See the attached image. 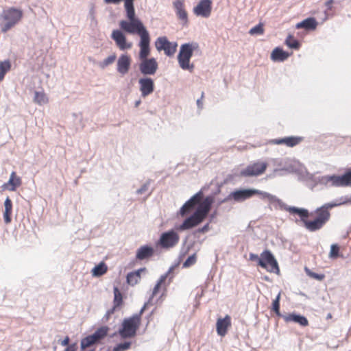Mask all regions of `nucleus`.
<instances>
[{
    "instance_id": "f257e3e1",
    "label": "nucleus",
    "mask_w": 351,
    "mask_h": 351,
    "mask_svg": "<svg viewBox=\"0 0 351 351\" xmlns=\"http://www.w3.org/2000/svg\"><path fill=\"white\" fill-rule=\"evenodd\" d=\"M343 199L340 200V197L335 201L326 203L321 207L315 210L316 217L313 220H308V218L303 219V225L306 229L310 232H315L320 230L329 221L330 213L329 209L344 205Z\"/></svg>"
},
{
    "instance_id": "f03ea898",
    "label": "nucleus",
    "mask_w": 351,
    "mask_h": 351,
    "mask_svg": "<svg viewBox=\"0 0 351 351\" xmlns=\"http://www.w3.org/2000/svg\"><path fill=\"white\" fill-rule=\"evenodd\" d=\"M128 20L119 22L120 29L130 34H137L140 38L149 34L142 21L136 15L135 9L125 10Z\"/></svg>"
},
{
    "instance_id": "7ed1b4c3",
    "label": "nucleus",
    "mask_w": 351,
    "mask_h": 351,
    "mask_svg": "<svg viewBox=\"0 0 351 351\" xmlns=\"http://www.w3.org/2000/svg\"><path fill=\"white\" fill-rule=\"evenodd\" d=\"M262 199H267L274 207L277 209L284 210L290 213V214L297 215L300 217V221L303 223V219L308 218L311 214L308 209L304 208H298L296 206H288L284 203L280 199L269 193L262 191L261 193Z\"/></svg>"
},
{
    "instance_id": "20e7f679",
    "label": "nucleus",
    "mask_w": 351,
    "mask_h": 351,
    "mask_svg": "<svg viewBox=\"0 0 351 351\" xmlns=\"http://www.w3.org/2000/svg\"><path fill=\"white\" fill-rule=\"evenodd\" d=\"M23 10L14 7L3 9L0 14V28L3 33H6L21 20Z\"/></svg>"
},
{
    "instance_id": "39448f33",
    "label": "nucleus",
    "mask_w": 351,
    "mask_h": 351,
    "mask_svg": "<svg viewBox=\"0 0 351 351\" xmlns=\"http://www.w3.org/2000/svg\"><path fill=\"white\" fill-rule=\"evenodd\" d=\"M199 49V44L196 42L186 43L181 45L177 58L180 68L183 70L192 71L194 64H190L193 52Z\"/></svg>"
},
{
    "instance_id": "423d86ee",
    "label": "nucleus",
    "mask_w": 351,
    "mask_h": 351,
    "mask_svg": "<svg viewBox=\"0 0 351 351\" xmlns=\"http://www.w3.org/2000/svg\"><path fill=\"white\" fill-rule=\"evenodd\" d=\"M207 216L208 214L205 213L204 210L197 206L195 212L187 217L183 222L176 226V228L178 231L190 230L203 222Z\"/></svg>"
},
{
    "instance_id": "0eeeda50",
    "label": "nucleus",
    "mask_w": 351,
    "mask_h": 351,
    "mask_svg": "<svg viewBox=\"0 0 351 351\" xmlns=\"http://www.w3.org/2000/svg\"><path fill=\"white\" fill-rule=\"evenodd\" d=\"M140 324L141 321L138 317H136L134 315L128 318H125L122 322L121 327L118 330V332L123 339L134 337Z\"/></svg>"
},
{
    "instance_id": "6e6552de",
    "label": "nucleus",
    "mask_w": 351,
    "mask_h": 351,
    "mask_svg": "<svg viewBox=\"0 0 351 351\" xmlns=\"http://www.w3.org/2000/svg\"><path fill=\"white\" fill-rule=\"evenodd\" d=\"M258 266L271 273L278 274L280 272L278 261L272 252L269 250H265L260 254Z\"/></svg>"
},
{
    "instance_id": "1a4fd4ad",
    "label": "nucleus",
    "mask_w": 351,
    "mask_h": 351,
    "mask_svg": "<svg viewBox=\"0 0 351 351\" xmlns=\"http://www.w3.org/2000/svg\"><path fill=\"white\" fill-rule=\"evenodd\" d=\"M179 235L174 230L162 232L156 245L163 249H169L175 246L179 241Z\"/></svg>"
},
{
    "instance_id": "9d476101",
    "label": "nucleus",
    "mask_w": 351,
    "mask_h": 351,
    "mask_svg": "<svg viewBox=\"0 0 351 351\" xmlns=\"http://www.w3.org/2000/svg\"><path fill=\"white\" fill-rule=\"evenodd\" d=\"M154 44L158 51H164L165 54L169 57L174 55L178 47L176 42H170L166 36L158 37Z\"/></svg>"
},
{
    "instance_id": "9b49d317",
    "label": "nucleus",
    "mask_w": 351,
    "mask_h": 351,
    "mask_svg": "<svg viewBox=\"0 0 351 351\" xmlns=\"http://www.w3.org/2000/svg\"><path fill=\"white\" fill-rule=\"evenodd\" d=\"M261 191L255 189H235L229 194V198L235 202H242L251 198L255 195H261Z\"/></svg>"
},
{
    "instance_id": "f8f14e48",
    "label": "nucleus",
    "mask_w": 351,
    "mask_h": 351,
    "mask_svg": "<svg viewBox=\"0 0 351 351\" xmlns=\"http://www.w3.org/2000/svg\"><path fill=\"white\" fill-rule=\"evenodd\" d=\"M267 167L266 162H255L242 169L239 176L243 177L258 176L263 174Z\"/></svg>"
},
{
    "instance_id": "ddd939ff",
    "label": "nucleus",
    "mask_w": 351,
    "mask_h": 351,
    "mask_svg": "<svg viewBox=\"0 0 351 351\" xmlns=\"http://www.w3.org/2000/svg\"><path fill=\"white\" fill-rule=\"evenodd\" d=\"M158 69V62L154 58L143 60L139 64V71L144 77L154 75Z\"/></svg>"
},
{
    "instance_id": "4468645a",
    "label": "nucleus",
    "mask_w": 351,
    "mask_h": 351,
    "mask_svg": "<svg viewBox=\"0 0 351 351\" xmlns=\"http://www.w3.org/2000/svg\"><path fill=\"white\" fill-rule=\"evenodd\" d=\"M213 8V2L211 0H200L197 5H195L193 12L197 16L203 18H208L210 16Z\"/></svg>"
},
{
    "instance_id": "2eb2a0df",
    "label": "nucleus",
    "mask_w": 351,
    "mask_h": 351,
    "mask_svg": "<svg viewBox=\"0 0 351 351\" xmlns=\"http://www.w3.org/2000/svg\"><path fill=\"white\" fill-rule=\"evenodd\" d=\"M139 90L142 97L145 98L154 91V82L150 77H143L138 80Z\"/></svg>"
},
{
    "instance_id": "dca6fc26",
    "label": "nucleus",
    "mask_w": 351,
    "mask_h": 351,
    "mask_svg": "<svg viewBox=\"0 0 351 351\" xmlns=\"http://www.w3.org/2000/svg\"><path fill=\"white\" fill-rule=\"evenodd\" d=\"M121 29H114L111 34L112 39L115 42L117 47L121 50L130 49L132 46L131 43L127 42V38Z\"/></svg>"
},
{
    "instance_id": "f3484780",
    "label": "nucleus",
    "mask_w": 351,
    "mask_h": 351,
    "mask_svg": "<svg viewBox=\"0 0 351 351\" xmlns=\"http://www.w3.org/2000/svg\"><path fill=\"white\" fill-rule=\"evenodd\" d=\"M333 187H348L351 186V172L348 169L341 175L332 174Z\"/></svg>"
},
{
    "instance_id": "a211bd4d",
    "label": "nucleus",
    "mask_w": 351,
    "mask_h": 351,
    "mask_svg": "<svg viewBox=\"0 0 351 351\" xmlns=\"http://www.w3.org/2000/svg\"><path fill=\"white\" fill-rule=\"evenodd\" d=\"M150 41L151 38L149 34L140 38L138 43V47H140L138 58L141 61L149 59L148 56L150 54Z\"/></svg>"
},
{
    "instance_id": "6ab92c4d",
    "label": "nucleus",
    "mask_w": 351,
    "mask_h": 351,
    "mask_svg": "<svg viewBox=\"0 0 351 351\" xmlns=\"http://www.w3.org/2000/svg\"><path fill=\"white\" fill-rule=\"evenodd\" d=\"M131 58L129 55L121 54L117 60V70L122 75L128 73L131 65Z\"/></svg>"
},
{
    "instance_id": "aec40b11",
    "label": "nucleus",
    "mask_w": 351,
    "mask_h": 351,
    "mask_svg": "<svg viewBox=\"0 0 351 351\" xmlns=\"http://www.w3.org/2000/svg\"><path fill=\"white\" fill-rule=\"evenodd\" d=\"M175 12L178 18L182 21V25H186L189 23L188 14L184 9L182 1L176 0L173 3Z\"/></svg>"
},
{
    "instance_id": "412c9836",
    "label": "nucleus",
    "mask_w": 351,
    "mask_h": 351,
    "mask_svg": "<svg viewBox=\"0 0 351 351\" xmlns=\"http://www.w3.org/2000/svg\"><path fill=\"white\" fill-rule=\"evenodd\" d=\"M282 318L287 323H296L302 327H305L308 325V321L307 318L305 316L295 312L285 315Z\"/></svg>"
},
{
    "instance_id": "4be33fe9",
    "label": "nucleus",
    "mask_w": 351,
    "mask_h": 351,
    "mask_svg": "<svg viewBox=\"0 0 351 351\" xmlns=\"http://www.w3.org/2000/svg\"><path fill=\"white\" fill-rule=\"evenodd\" d=\"M231 326V317L226 315L223 318H219L216 323L217 332L223 337L227 334L228 328Z\"/></svg>"
},
{
    "instance_id": "5701e85b",
    "label": "nucleus",
    "mask_w": 351,
    "mask_h": 351,
    "mask_svg": "<svg viewBox=\"0 0 351 351\" xmlns=\"http://www.w3.org/2000/svg\"><path fill=\"white\" fill-rule=\"evenodd\" d=\"M154 254V249L149 245L141 246L136 252V259L137 261L147 260Z\"/></svg>"
},
{
    "instance_id": "b1692460",
    "label": "nucleus",
    "mask_w": 351,
    "mask_h": 351,
    "mask_svg": "<svg viewBox=\"0 0 351 351\" xmlns=\"http://www.w3.org/2000/svg\"><path fill=\"white\" fill-rule=\"evenodd\" d=\"M301 141V137L291 136L280 138L273 139L271 141V143L275 145L285 144L288 147H293L298 145Z\"/></svg>"
},
{
    "instance_id": "393cba45",
    "label": "nucleus",
    "mask_w": 351,
    "mask_h": 351,
    "mask_svg": "<svg viewBox=\"0 0 351 351\" xmlns=\"http://www.w3.org/2000/svg\"><path fill=\"white\" fill-rule=\"evenodd\" d=\"M291 53L283 50L280 47H276L271 53L270 58L274 62H282L285 61Z\"/></svg>"
},
{
    "instance_id": "a878e982",
    "label": "nucleus",
    "mask_w": 351,
    "mask_h": 351,
    "mask_svg": "<svg viewBox=\"0 0 351 351\" xmlns=\"http://www.w3.org/2000/svg\"><path fill=\"white\" fill-rule=\"evenodd\" d=\"M318 23L314 17H308L298 23L295 25L297 29H304L306 32L313 31L317 28Z\"/></svg>"
},
{
    "instance_id": "bb28decb",
    "label": "nucleus",
    "mask_w": 351,
    "mask_h": 351,
    "mask_svg": "<svg viewBox=\"0 0 351 351\" xmlns=\"http://www.w3.org/2000/svg\"><path fill=\"white\" fill-rule=\"evenodd\" d=\"M21 184V179L16 176V172L12 171L11 173L10 179L7 183L3 185V189H7L9 191H14L16 188L20 186Z\"/></svg>"
},
{
    "instance_id": "cd10ccee",
    "label": "nucleus",
    "mask_w": 351,
    "mask_h": 351,
    "mask_svg": "<svg viewBox=\"0 0 351 351\" xmlns=\"http://www.w3.org/2000/svg\"><path fill=\"white\" fill-rule=\"evenodd\" d=\"M197 204V203L193 199V198L191 197L180 208L178 214L182 217H185L195 208Z\"/></svg>"
},
{
    "instance_id": "c85d7f7f",
    "label": "nucleus",
    "mask_w": 351,
    "mask_h": 351,
    "mask_svg": "<svg viewBox=\"0 0 351 351\" xmlns=\"http://www.w3.org/2000/svg\"><path fill=\"white\" fill-rule=\"evenodd\" d=\"M5 210L3 212V220L5 223H10L12 221V202L8 196L4 202Z\"/></svg>"
},
{
    "instance_id": "c756f323",
    "label": "nucleus",
    "mask_w": 351,
    "mask_h": 351,
    "mask_svg": "<svg viewBox=\"0 0 351 351\" xmlns=\"http://www.w3.org/2000/svg\"><path fill=\"white\" fill-rule=\"evenodd\" d=\"M108 326H101L97 328L93 334L90 335V336L93 339L94 341L97 344L108 335Z\"/></svg>"
},
{
    "instance_id": "7c9ffc66",
    "label": "nucleus",
    "mask_w": 351,
    "mask_h": 351,
    "mask_svg": "<svg viewBox=\"0 0 351 351\" xmlns=\"http://www.w3.org/2000/svg\"><path fill=\"white\" fill-rule=\"evenodd\" d=\"M107 269L106 264L104 262H100L92 269L91 274L94 277H99L106 274Z\"/></svg>"
},
{
    "instance_id": "2f4dec72",
    "label": "nucleus",
    "mask_w": 351,
    "mask_h": 351,
    "mask_svg": "<svg viewBox=\"0 0 351 351\" xmlns=\"http://www.w3.org/2000/svg\"><path fill=\"white\" fill-rule=\"evenodd\" d=\"M114 293V300L113 304L115 305V307H121L123 304V294L120 291L119 289L114 286L113 288Z\"/></svg>"
},
{
    "instance_id": "473e14b6",
    "label": "nucleus",
    "mask_w": 351,
    "mask_h": 351,
    "mask_svg": "<svg viewBox=\"0 0 351 351\" xmlns=\"http://www.w3.org/2000/svg\"><path fill=\"white\" fill-rule=\"evenodd\" d=\"M285 44L291 49L298 50L300 48L301 44L300 41L294 38L293 35L289 34L286 40Z\"/></svg>"
},
{
    "instance_id": "72a5a7b5",
    "label": "nucleus",
    "mask_w": 351,
    "mask_h": 351,
    "mask_svg": "<svg viewBox=\"0 0 351 351\" xmlns=\"http://www.w3.org/2000/svg\"><path fill=\"white\" fill-rule=\"evenodd\" d=\"M280 293H278V294L276 295V298L273 300L271 304V311L275 313L276 316L278 317H283L285 315L282 314L280 311Z\"/></svg>"
},
{
    "instance_id": "f704fd0d",
    "label": "nucleus",
    "mask_w": 351,
    "mask_h": 351,
    "mask_svg": "<svg viewBox=\"0 0 351 351\" xmlns=\"http://www.w3.org/2000/svg\"><path fill=\"white\" fill-rule=\"evenodd\" d=\"M214 202V198L212 195H208L205 197L204 201L199 204V207L204 210L205 213L208 215L211 208L212 204Z\"/></svg>"
},
{
    "instance_id": "c9c22d12",
    "label": "nucleus",
    "mask_w": 351,
    "mask_h": 351,
    "mask_svg": "<svg viewBox=\"0 0 351 351\" xmlns=\"http://www.w3.org/2000/svg\"><path fill=\"white\" fill-rule=\"evenodd\" d=\"M11 63L10 60H6L4 61H0V82H1L5 74L10 70Z\"/></svg>"
},
{
    "instance_id": "e433bc0d",
    "label": "nucleus",
    "mask_w": 351,
    "mask_h": 351,
    "mask_svg": "<svg viewBox=\"0 0 351 351\" xmlns=\"http://www.w3.org/2000/svg\"><path fill=\"white\" fill-rule=\"evenodd\" d=\"M95 344H96V343L89 335L81 340L80 348L82 350H84L87 348L90 347Z\"/></svg>"
},
{
    "instance_id": "4c0bfd02",
    "label": "nucleus",
    "mask_w": 351,
    "mask_h": 351,
    "mask_svg": "<svg viewBox=\"0 0 351 351\" xmlns=\"http://www.w3.org/2000/svg\"><path fill=\"white\" fill-rule=\"evenodd\" d=\"M34 100L39 105L45 104L48 99L46 95L43 92L35 91Z\"/></svg>"
},
{
    "instance_id": "58836bf2",
    "label": "nucleus",
    "mask_w": 351,
    "mask_h": 351,
    "mask_svg": "<svg viewBox=\"0 0 351 351\" xmlns=\"http://www.w3.org/2000/svg\"><path fill=\"white\" fill-rule=\"evenodd\" d=\"M305 272L306 275L313 279H315L319 281H322L324 279L325 275L324 274H318L314 271H312L309 268L305 267L304 268Z\"/></svg>"
},
{
    "instance_id": "ea45409f",
    "label": "nucleus",
    "mask_w": 351,
    "mask_h": 351,
    "mask_svg": "<svg viewBox=\"0 0 351 351\" xmlns=\"http://www.w3.org/2000/svg\"><path fill=\"white\" fill-rule=\"evenodd\" d=\"M213 183L214 180H212L209 184L203 186L199 192L195 193L191 197L193 198V199L198 204L200 198L203 196V192L207 191L211 185H213Z\"/></svg>"
},
{
    "instance_id": "a19ab883",
    "label": "nucleus",
    "mask_w": 351,
    "mask_h": 351,
    "mask_svg": "<svg viewBox=\"0 0 351 351\" xmlns=\"http://www.w3.org/2000/svg\"><path fill=\"white\" fill-rule=\"evenodd\" d=\"M117 58V56L115 53H113L106 58H105L102 62H100L99 65L101 69H104L108 65L112 64Z\"/></svg>"
},
{
    "instance_id": "79ce46f5",
    "label": "nucleus",
    "mask_w": 351,
    "mask_h": 351,
    "mask_svg": "<svg viewBox=\"0 0 351 351\" xmlns=\"http://www.w3.org/2000/svg\"><path fill=\"white\" fill-rule=\"evenodd\" d=\"M264 33V27L263 24L262 23H259L254 27H252L250 31L249 34L250 35H261Z\"/></svg>"
},
{
    "instance_id": "37998d69",
    "label": "nucleus",
    "mask_w": 351,
    "mask_h": 351,
    "mask_svg": "<svg viewBox=\"0 0 351 351\" xmlns=\"http://www.w3.org/2000/svg\"><path fill=\"white\" fill-rule=\"evenodd\" d=\"M321 185L326 187H333L332 175L322 176Z\"/></svg>"
},
{
    "instance_id": "c03bdc74",
    "label": "nucleus",
    "mask_w": 351,
    "mask_h": 351,
    "mask_svg": "<svg viewBox=\"0 0 351 351\" xmlns=\"http://www.w3.org/2000/svg\"><path fill=\"white\" fill-rule=\"evenodd\" d=\"M131 346L130 341H123L117 343L114 348L112 351H125L128 350Z\"/></svg>"
},
{
    "instance_id": "a18cd8bd",
    "label": "nucleus",
    "mask_w": 351,
    "mask_h": 351,
    "mask_svg": "<svg viewBox=\"0 0 351 351\" xmlns=\"http://www.w3.org/2000/svg\"><path fill=\"white\" fill-rule=\"evenodd\" d=\"M329 256L332 259L337 258L339 256V246L338 244L333 243L331 245Z\"/></svg>"
},
{
    "instance_id": "49530a36",
    "label": "nucleus",
    "mask_w": 351,
    "mask_h": 351,
    "mask_svg": "<svg viewBox=\"0 0 351 351\" xmlns=\"http://www.w3.org/2000/svg\"><path fill=\"white\" fill-rule=\"evenodd\" d=\"M152 180L151 179H148L142 186L141 188H139L138 189H137L136 191V195H142L143 193H145V192H147L149 189V185L150 184L152 183Z\"/></svg>"
},
{
    "instance_id": "de8ad7c7",
    "label": "nucleus",
    "mask_w": 351,
    "mask_h": 351,
    "mask_svg": "<svg viewBox=\"0 0 351 351\" xmlns=\"http://www.w3.org/2000/svg\"><path fill=\"white\" fill-rule=\"evenodd\" d=\"M196 262V254L194 253L191 255H190L183 263L182 267H189L191 265H194Z\"/></svg>"
},
{
    "instance_id": "09e8293b",
    "label": "nucleus",
    "mask_w": 351,
    "mask_h": 351,
    "mask_svg": "<svg viewBox=\"0 0 351 351\" xmlns=\"http://www.w3.org/2000/svg\"><path fill=\"white\" fill-rule=\"evenodd\" d=\"M306 181H313L316 183L317 186L321 185L322 183V176L316 177L313 174L307 173L306 176Z\"/></svg>"
},
{
    "instance_id": "8fccbe9b",
    "label": "nucleus",
    "mask_w": 351,
    "mask_h": 351,
    "mask_svg": "<svg viewBox=\"0 0 351 351\" xmlns=\"http://www.w3.org/2000/svg\"><path fill=\"white\" fill-rule=\"evenodd\" d=\"M139 281V279L136 276H132V278L130 276V273L126 276V282L128 285L134 286L136 285Z\"/></svg>"
},
{
    "instance_id": "3c124183",
    "label": "nucleus",
    "mask_w": 351,
    "mask_h": 351,
    "mask_svg": "<svg viewBox=\"0 0 351 351\" xmlns=\"http://www.w3.org/2000/svg\"><path fill=\"white\" fill-rule=\"evenodd\" d=\"M226 182V181H224L223 182H221V183H218V182H215V181L214 180L213 184H215V191H213L212 192V195H211L213 197L215 196H216L217 195H218L219 193H220L221 189L223 186V184Z\"/></svg>"
},
{
    "instance_id": "603ef678",
    "label": "nucleus",
    "mask_w": 351,
    "mask_h": 351,
    "mask_svg": "<svg viewBox=\"0 0 351 351\" xmlns=\"http://www.w3.org/2000/svg\"><path fill=\"white\" fill-rule=\"evenodd\" d=\"M209 229H210L209 222H208L204 226H202V228H199L195 230L193 232V234H194L195 237H196V235L198 233H206V232H207L209 230Z\"/></svg>"
},
{
    "instance_id": "864d4df0",
    "label": "nucleus",
    "mask_w": 351,
    "mask_h": 351,
    "mask_svg": "<svg viewBox=\"0 0 351 351\" xmlns=\"http://www.w3.org/2000/svg\"><path fill=\"white\" fill-rule=\"evenodd\" d=\"M124 1V9L125 10H131L135 9L134 2L135 0H123Z\"/></svg>"
},
{
    "instance_id": "5fc2aeb1",
    "label": "nucleus",
    "mask_w": 351,
    "mask_h": 351,
    "mask_svg": "<svg viewBox=\"0 0 351 351\" xmlns=\"http://www.w3.org/2000/svg\"><path fill=\"white\" fill-rule=\"evenodd\" d=\"M146 271L145 267L140 268L136 271L130 272V278H132V276H136L137 278H138L140 280L141 279V273L142 271Z\"/></svg>"
},
{
    "instance_id": "6e6d98bb",
    "label": "nucleus",
    "mask_w": 351,
    "mask_h": 351,
    "mask_svg": "<svg viewBox=\"0 0 351 351\" xmlns=\"http://www.w3.org/2000/svg\"><path fill=\"white\" fill-rule=\"evenodd\" d=\"M149 302H145L144 305L141 308L140 311L138 313L134 314L133 315L136 317H138V319L141 322V317L144 311L146 310L147 306Z\"/></svg>"
},
{
    "instance_id": "4d7b16f0",
    "label": "nucleus",
    "mask_w": 351,
    "mask_h": 351,
    "mask_svg": "<svg viewBox=\"0 0 351 351\" xmlns=\"http://www.w3.org/2000/svg\"><path fill=\"white\" fill-rule=\"evenodd\" d=\"M274 165L278 167H284L286 164V161L283 158H275L273 159Z\"/></svg>"
},
{
    "instance_id": "13d9d810",
    "label": "nucleus",
    "mask_w": 351,
    "mask_h": 351,
    "mask_svg": "<svg viewBox=\"0 0 351 351\" xmlns=\"http://www.w3.org/2000/svg\"><path fill=\"white\" fill-rule=\"evenodd\" d=\"M250 260L251 261H255L257 263V265H259L260 256L254 253H250Z\"/></svg>"
},
{
    "instance_id": "bf43d9fd",
    "label": "nucleus",
    "mask_w": 351,
    "mask_h": 351,
    "mask_svg": "<svg viewBox=\"0 0 351 351\" xmlns=\"http://www.w3.org/2000/svg\"><path fill=\"white\" fill-rule=\"evenodd\" d=\"M77 349V343H73L66 346L64 351H76Z\"/></svg>"
},
{
    "instance_id": "052dcab7",
    "label": "nucleus",
    "mask_w": 351,
    "mask_h": 351,
    "mask_svg": "<svg viewBox=\"0 0 351 351\" xmlns=\"http://www.w3.org/2000/svg\"><path fill=\"white\" fill-rule=\"evenodd\" d=\"M343 199V204H351V196H342L340 197V200Z\"/></svg>"
},
{
    "instance_id": "680f3d73",
    "label": "nucleus",
    "mask_w": 351,
    "mask_h": 351,
    "mask_svg": "<svg viewBox=\"0 0 351 351\" xmlns=\"http://www.w3.org/2000/svg\"><path fill=\"white\" fill-rule=\"evenodd\" d=\"M161 285L156 282L152 291V297L156 295L160 289Z\"/></svg>"
},
{
    "instance_id": "e2e57ef3",
    "label": "nucleus",
    "mask_w": 351,
    "mask_h": 351,
    "mask_svg": "<svg viewBox=\"0 0 351 351\" xmlns=\"http://www.w3.org/2000/svg\"><path fill=\"white\" fill-rule=\"evenodd\" d=\"M204 92L202 93L201 97L197 99V106L198 108L202 109L203 108V103H202V99L204 97Z\"/></svg>"
},
{
    "instance_id": "0e129e2a",
    "label": "nucleus",
    "mask_w": 351,
    "mask_h": 351,
    "mask_svg": "<svg viewBox=\"0 0 351 351\" xmlns=\"http://www.w3.org/2000/svg\"><path fill=\"white\" fill-rule=\"evenodd\" d=\"M306 182L307 186L311 190H314L317 186L316 183L313 181H306Z\"/></svg>"
},
{
    "instance_id": "69168bd1",
    "label": "nucleus",
    "mask_w": 351,
    "mask_h": 351,
    "mask_svg": "<svg viewBox=\"0 0 351 351\" xmlns=\"http://www.w3.org/2000/svg\"><path fill=\"white\" fill-rule=\"evenodd\" d=\"M167 278H168L167 274H164L163 275H162L160 277V278L158 280L157 282H158V284H160L162 285L163 283H165V282Z\"/></svg>"
},
{
    "instance_id": "338daca9",
    "label": "nucleus",
    "mask_w": 351,
    "mask_h": 351,
    "mask_svg": "<svg viewBox=\"0 0 351 351\" xmlns=\"http://www.w3.org/2000/svg\"><path fill=\"white\" fill-rule=\"evenodd\" d=\"M69 342H70V338L69 336H66L62 341H61L60 344L62 346H67L70 345Z\"/></svg>"
},
{
    "instance_id": "774afa93",
    "label": "nucleus",
    "mask_w": 351,
    "mask_h": 351,
    "mask_svg": "<svg viewBox=\"0 0 351 351\" xmlns=\"http://www.w3.org/2000/svg\"><path fill=\"white\" fill-rule=\"evenodd\" d=\"M335 2L334 0H327L325 3V5L327 7V10H332V4Z\"/></svg>"
}]
</instances>
